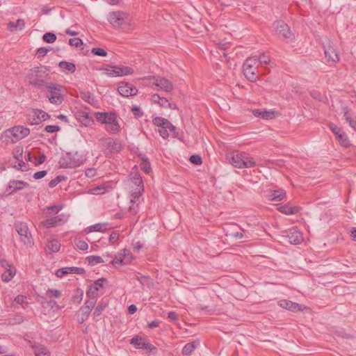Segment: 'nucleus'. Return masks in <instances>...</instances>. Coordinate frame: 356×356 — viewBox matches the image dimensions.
<instances>
[{
    "label": "nucleus",
    "mask_w": 356,
    "mask_h": 356,
    "mask_svg": "<svg viewBox=\"0 0 356 356\" xmlns=\"http://www.w3.org/2000/svg\"><path fill=\"white\" fill-rule=\"evenodd\" d=\"M172 132V138H177L179 140L184 142V131L173 125L170 122L168 124L167 127Z\"/></svg>",
    "instance_id": "b1692460"
},
{
    "label": "nucleus",
    "mask_w": 356,
    "mask_h": 356,
    "mask_svg": "<svg viewBox=\"0 0 356 356\" xmlns=\"http://www.w3.org/2000/svg\"><path fill=\"white\" fill-rule=\"evenodd\" d=\"M120 129V124L117 120V114L113 111V134L118 132Z\"/></svg>",
    "instance_id": "4d7b16f0"
},
{
    "label": "nucleus",
    "mask_w": 356,
    "mask_h": 356,
    "mask_svg": "<svg viewBox=\"0 0 356 356\" xmlns=\"http://www.w3.org/2000/svg\"><path fill=\"white\" fill-rule=\"evenodd\" d=\"M49 50L50 49H47L46 47H40L36 53L38 58L45 56L47 54L49 51Z\"/></svg>",
    "instance_id": "69168bd1"
},
{
    "label": "nucleus",
    "mask_w": 356,
    "mask_h": 356,
    "mask_svg": "<svg viewBox=\"0 0 356 356\" xmlns=\"http://www.w3.org/2000/svg\"><path fill=\"white\" fill-rule=\"evenodd\" d=\"M15 229L20 236L22 241L26 245L31 246L33 245V241L31 234L26 222H17L15 223Z\"/></svg>",
    "instance_id": "6e6552de"
},
{
    "label": "nucleus",
    "mask_w": 356,
    "mask_h": 356,
    "mask_svg": "<svg viewBox=\"0 0 356 356\" xmlns=\"http://www.w3.org/2000/svg\"><path fill=\"white\" fill-rule=\"evenodd\" d=\"M30 346L34 350L35 356H49V352L44 346L31 341H30Z\"/></svg>",
    "instance_id": "393cba45"
},
{
    "label": "nucleus",
    "mask_w": 356,
    "mask_h": 356,
    "mask_svg": "<svg viewBox=\"0 0 356 356\" xmlns=\"http://www.w3.org/2000/svg\"><path fill=\"white\" fill-rule=\"evenodd\" d=\"M113 27L121 29L123 32H129L133 30L134 26L129 13L123 11H113Z\"/></svg>",
    "instance_id": "f03ea898"
},
{
    "label": "nucleus",
    "mask_w": 356,
    "mask_h": 356,
    "mask_svg": "<svg viewBox=\"0 0 356 356\" xmlns=\"http://www.w3.org/2000/svg\"><path fill=\"white\" fill-rule=\"evenodd\" d=\"M270 61V57L269 55L262 53L259 57V62L261 64H269Z\"/></svg>",
    "instance_id": "0e129e2a"
},
{
    "label": "nucleus",
    "mask_w": 356,
    "mask_h": 356,
    "mask_svg": "<svg viewBox=\"0 0 356 356\" xmlns=\"http://www.w3.org/2000/svg\"><path fill=\"white\" fill-rule=\"evenodd\" d=\"M58 163L62 168H74L79 166L82 161L76 158V154L67 152L59 160Z\"/></svg>",
    "instance_id": "9d476101"
},
{
    "label": "nucleus",
    "mask_w": 356,
    "mask_h": 356,
    "mask_svg": "<svg viewBox=\"0 0 356 356\" xmlns=\"http://www.w3.org/2000/svg\"><path fill=\"white\" fill-rule=\"evenodd\" d=\"M108 300L102 299L101 302H99L97 306L95 307V311L93 312V315L95 316H99L102 314V312L106 309L108 306Z\"/></svg>",
    "instance_id": "58836bf2"
},
{
    "label": "nucleus",
    "mask_w": 356,
    "mask_h": 356,
    "mask_svg": "<svg viewBox=\"0 0 356 356\" xmlns=\"http://www.w3.org/2000/svg\"><path fill=\"white\" fill-rule=\"evenodd\" d=\"M323 49L326 62L328 65H331L339 60L338 51L330 42L327 45H323Z\"/></svg>",
    "instance_id": "f8f14e48"
},
{
    "label": "nucleus",
    "mask_w": 356,
    "mask_h": 356,
    "mask_svg": "<svg viewBox=\"0 0 356 356\" xmlns=\"http://www.w3.org/2000/svg\"><path fill=\"white\" fill-rule=\"evenodd\" d=\"M226 159L234 168H248L256 166V162L253 160V158L249 156L248 154L245 152L234 150L228 152L226 154Z\"/></svg>",
    "instance_id": "f257e3e1"
},
{
    "label": "nucleus",
    "mask_w": 356,
    "mask_h": 356,
    "mask_svg": "<svg viewBox=\"0 0 356 356\" xmlns=\"http://www.w3.org/2000/svg\"><path fill=\"white\" fill-rule=\"evenodd\" d=\"M99 145L102 147L104 154L108 158L111 157V138H102L100 140Z\"/></svg>",
    "instance_id": "c756f323"
},
{
    "label": "nucleus",
    "mask_w": 356,
    "mask_h": 356,
    "mask_svg": "<svg viewBox=\"0 0 356 356\" xmlns=\"http://www.w3.org/2000/svg\"><path fill=\"white\" fill-rule=\"evenodd\" d=\"M153 124L160 128H166L170 121L162 117H155L152 120Z\"/></svg>",
    "instance_id": "a19ab883"
},
{
    "label": "nucleus",
    "mask_w": 356,
    "mask_h": 356,
    "mask_svg": "<svg viewBox=\"0 0 356 356\" xmlns=\"http://www.w3.org/2000/svg\"><path fill=\"white\" fill-rule=\"evenodd\" d=\"M131 183L132 185L131 187L132 191H131V202L132 205L129 207V210L133 214H136L138 212V204H137L136 207H134V204L136 202V200L143 194L145 188L142 177L135 178V179L131 180Z\"/></svg>",
    "instance_id": "7ed1b4c3"
},
{
    "label": "nucleus",
    "mask_w": 356,
    "mask_h": 356,
    "mask_svg": "<svg viewBox=\"0 0 356 356\" xmlns=\"http://www.w3.org/2000/svg\"><path fill=\"white\" fill-rule=\"evenodd\" d=\"M91 52L96 55V56H107V52L102 48H99V47H93L92 49H91Z\"/></svg>",
    "instance_id": "052dcab7"
},
{
    "label": "nucleus",
    "mask_w": 356,
    "mask_h": 356,
    "mask_svg": "<svg viewBox=\"0 0 356 356\" xmlns=\"http://www.w3.org/2000/svg\"><path fill=\"white\" fill-rule=\"evenodd\" d=\"M85 273V269L83 268L79 267H64L59 268L56 272V275L59 277L62 278L65 275L68 274H77V275H81Z\"/></svg>",
    "instance_id": "a211bd4d"
},
{
    "label": "nucleus",
    "mask_w": 356,
    "mask_h": 356,
    "mask_svg": "<svg viewBox=\"0 0 356 356\" xmlns=\"http://www.w3.org/2000/svg\"><path fill=\"white\" fill-rule=\"evenodd\" d=\"M62 209V206L59 204H54L52 206L47 207L46 213L51 214V213H58Z\"/></svg>",
    "instance_id": "3c124183"
},
{
    "label": "nucleus",
    "mask_w": 356,
    "mask_h": 356,
    "mask_svg": "<svg viewBox=\"0 0 356 356\" xmlns=\"http://www.w3.org/2000/svg\"><path fill=\"white\" fill-rule=\"evenodd\" d=\"M86 261L90 266H95L97 264L104 262L103 259L100 256L97 255L88 256L86 258Z\"/></svg>",
    "instance_id": "c03bdc74"
},
{
    "label": "nucleus",
    "mask_w": 356,
    "mask_h": 356,
    "mask_svg": "<svg viewBox=\"0 0 356 356\" xmlns=\"http://www.w3.org/2000/svg\"><path fill=\"white\" fill-rule=\"evenodd\" d=\"M42 40L47 43H53L56 40V35L51 32H47L42 36Z\"/></svg>",
    "instance_id": "8fccbe9b"
},
{
    "label": "nucleus",
    "mask_w": 356,
    "mask_h": 356,
    "mask_svg": "<svg viewBox=\"0 0 356 356\" xmlns=\"http://www.w3.org/2000/svg\"><path fill=\"white\" fill-rule=\"evenodd\" d=\"M50 118V115L41 109H33L32 115L29 116V121L31 124H39L42 121Z\"/></svg>",
    "instance_id": "2eb2a0df"
},
{
    "label": "nucleus",
    "mask_w": 356,
    "mask_h": 356,
    "mask_svg": "<svg viewBox=\"0 0 356 356\" xmlns=\"http://www.w3.org/2000/svg\"><path fill=\"white\" fill-rule=\"evenodd\" d=\"M139 156L141 157V162L140 164L141 170L145 173L149 174L152 171V168L150 166V163L149 159L147 157L141 156V154H139Z\"/></svg>",
    "instance_id": "ea45409f"
},
{
    "label": "nucleus",
    "mask_w": 356,
    "mask_h": 356,
    "mask_svg": "<svg viewBox=\"0 0 356 356\" xmlns=\"http://www.w3.org/2000/svg\"><path fill=\"white\" fill-rule=\"evenodd\" d=\"M122 253H119L113 258V266L115 264L127 265L135 259L129 250L124 249Z\"/></svg>",
    "instance_id": "4468645a"
},
{
    "label": "nucleus",
    "mask_w": 356,
    "mask_h": 356,
    "mask_svg": "<svg viewBox=\"0 0 356 356\" xmlns=\"http://www.w3.org/2000/svg\"><path fill=\"white\" fill-rule=\"evenodd\" d=\"M286 196V193L283 189L275 190L270 195L271 200L281 201Z\"/></svg>",
    "instance_id": "e433bc0d"
},
{
    "label": "nucleus",
    "mask_w": 356,
    "mask_h": 356,
    "mask_svg": "<svg viewBox=\"0 0 356 356\" xmlns=\"http://www.w3.org/2000/svg\"><path fill=\"white\" fill-rule=\"evenodd\" d=\"M46 91L48 92L46 97L51 104L59 105L64 101L62 86L51 83L49 86L46 88Z\"/></svg>",
    "instance_id": "39448f33"
},
{
    "label": "nucleus",
    "mask_w": 356,
    "mask_h": 356,
    "mask_svg": "<svg viewBox=\"0 0 356 356\" xmlns=\"http://www.w3.org/2000/svg\"><path fill=\"white\" fill-rule=\"evenodd\" d=\"M64 214L57 215L41 222V225L46 228L54 227L64 222Z\"/></svg>",
    "instance_id": "aec40b11"
},
{
    "label": "nucleus",
    "mask_w": 356,
    "mask_h": 356,
    "mask_svg": "<svg viewBox=\"0 0 356 356\" xmlns=\"http://www.w3.org/2000/svg\"><path fill=\"white\" fill-rule=\"evenodd\" d=\"M120 95L124 97L135 96L138 93V89L129 82L122 81L118 87Z\"/></svg>",
    "instance_id": "ddd939ff"
},
{
    "label": "nucleus",
    "mask_w": 356,
    "mask_h": 356,
    "mask_svg": "<svg viewBox=\"0 0 356 356\" xmlns=\"http://www.w3.org/2000/svg\"><path fill=\"white\" fill-rule=\"evenodd\" d=\"M273 29L275 34L286 42H292L295 35L291 32L289 25L282 19H277L273 23Z\"/></svg>",
    "instance_id": "20e7f679"
},
{
    "label": "nucleus",
    "mask_w": 356,
    "mask_h": 356,
    "mask_svg": "<svg viewBox=\"0 0 356 356\" xmlns=\"http://www.w3.org/2000/svg\"><path fill=\"white\" fill-rule=\"evenodd\" d=\"M16 273V268L11 267L10 268L6 269V271L1 275V280L4 282L10 281Z\"/></svg>",
    "instance_id": "72a5a7b5"
},
{
    "label": "nucleus",
    "mask_w": 356,
    "mask_h": 356,
    "mask_svg": "<svg viewBox=\"0 0 356 356\" xmlns=\"http://www.w3.org/2000/svg\"><path fill=\"white\" fill-rule=\"evenodd\" d=\"M99 294H101L99 291L97 290L96 286H94L92 284L89 286V289L86 292V296L88 298H94L95 299H97V297L99 296Z\"/></svg>",
    "instance_id": "49530a36"
},
{
    "label": "nucleus",
    "mask_w": 356,
    "mask_h": 356,
    "mask_svg": "<svg viewBox=\"0 0 356 356\" xmlns=\"http://www.w3.org/2000/svg\"><path fill=\"white\" fill-rule=\"evenodd\" d=\"M23 148L22 147H17L13 151L14 157L18 160L22 159Z\"/></svg>",
    "instance_id": "774afa93"
},
{
    "label": "nucleus",
    "mask_w": 356,
    "mask_h": 356,
    "mask_svg": "<svg viewBox=\"0 0 356 356\" xmlns=\"http://www.w3.org/2000/svg\"><path fill=\"white\" fill-rule=\"evenodd\" d=\"M29 184L24 181L10 180L5 190L6 195H10L13 193L22 190L24 188L29 186Z\"/></svg>",
    "instance_id": "dca6fc26"
},
{
    "label": "nucleus",
    "mask_w": 356,
    "mask_h": 356,
    "mask_svg": "<svg viewBox=\"0 0 356 356\" xmlns=\"http://www.w3.org/2000/svg\"><path fill=\"white\" fill-rule=\"evenodd\" d=\"M74 244L76 246V248L80 250H86L88 248V243L83 240L81 239H75L74 240Z\"/></svg>",
    "instance_id": "603ef678"
},
{
    "label": "nucleus",
    "mask_w": 356,
    "mask_h": 356,
    "mask_svg": "<svg viewBox=\"0 0 356 356\" xmlns=\"http://www.w3.org/2000/svg\"><path fill=\"white\" fill-rule=\"evenodd\" d=\"M83 296V291L79 288H76L74 291V293L72 296L71 302L74 305H79L81 303Z\"/></svg>",
    "instance_id": "4c0bfd02"
},
{
    "label": "nucleus",
    "mask_w": 356,
    "mask_h": 356,
    "mask_svg": "<svg viewBox=\"0 0 356 356\" xmlns=\"http://www.w3.org/2000/svg\"><path fill=\"white\" fill-rule=\"evenodd\" d=\"M97 120L103 124L111 123V112L108 113H95Z\"/></svg>",
    "instance_id": "7c9ffc66"
},
{
    "label": "nucleus",
    "mask_w": 356,
    "mask_h": 356,
    "mask_svg": "<svg viewBox=\"0 0 356 356\" xmlns=\"http://www.w3.org/2000/svg\"><path fill=\"white\" fill-rule=\"evenodd\" d=\"M17 165H15V167L22 171H26L29 170V165L26 164L22 159L17 160Z\"/></svg>",
    "instance_id": "e2e57ef3"
},
{
    "label": "nucleus",
    "mask_w": 356,
    "mask_h": 356,
    "mask_svg": "<svg viewBox=\"0 0 356 356\" xmlns=\"http://www.w3.org/2000/svg\"><path fill=\"white\" fill-rule=\"evenodd\" d=\"M30 133L29 128L24 126L14 127L11 129L5 131V137L10 139L13 143L27 136Z\"/></svg>",
    "instance_id": "0eeeda50"
},
{
    "label": "nucleus",
    "mask_w": 356,
    "mask_h": 356,
    "mask_svg": "<svg viewBox=\"0 0 356 356\" xmlns=\"http://www.w3.org/2000/svg\"><path fill=\"white\" fill-rule=\"evenodd\" d=\"M60 130V127L58 125H47L44 128V131L47 133H55Z\"/></svg>",
    "instance_id": "338daca9"
},
{
    "label": "nucleus",
    "mask_w": 356,
    "mask_h": 356,
    "mask_svg": "<svg viewBox=\"0 0 356 356\" xmlns=\"http://www.w3.org/2000/svg\"><path fill=\"white\" fill-rule=\"evenodd\" d=\"M41 72V69L39 67H35L31 69L27 74V79H29V83L33 80L35 81L37 79H39V74Z\"/></svg>",
    "instance_id": "f704fd0d"
},
{
    "label": "nucleus",
    "mask_w": 356,
    "mask_h": 356,
    "mask_svg": "<svg viewBox=\"0 0 356 356\" xmlns=\"http://www.w3.org/2000/svg\"><path fill=\"white\" fill-rule=\"evenodd\" d=\"M257 68H251L243 70V74L245 77L251 82H256L258 79Z\"/></svg>",
    "instance_id": "cd10ccee"
},
{
    "label": "nucleus",
    "mask_w": 356,
    "mask_h": 356,
    "mask_svg": "<svg viewBox=\"0 0 356 356\" xmlns=\"http://www.w3.org/2000/svg\"><path fill=\"white\" fill-rule=\"evenodd\" d=\"M69 44L70 46L79 47L83 44V41L79 38H73L69 40Z\"/></svg>",
    "instance_id": "680f3d73"
},
{
    "label": "nucleus",
    "mask_w": 356,
    "mask_h": 356,
    "mask_svg": "<svg viewBox=\"0 0 356 356\" xmlns=\"http://www.w3.org/2000/svg\"><path fill=\"white\" fill-rule=\"evenodd\" d=\"M130 344L133 345L136 349H146L149 355H155L157 354L158 348L150 343L145 338L139 335H136L129 340Z\"/></svg>",
    "instance_id": "423d86ee"
},
{
    "label": "nucleus",
    "mask_w": 356,
    "mask_h": 356,
    "mask_svg": "<svg viewBox=\"0 0 356 356\" xmlns=\"http://www.w3.org/2000/svg\"><path fill=\"white\" fill-rule=\"evenodd\" d=\"M108 283V281L107 279L102 277L95 281L94 283L92 284V285L96 286V288H97V290L99 291V293L102 294L104 292V284Z\"/></svg>",
    "instance_id": "37998d69"
},
{
    "label": "nucleus",
    "mask_w": 356,
    "mask_h": 356,
    "mask_svg": "<svg viewBox=\"0 0 356 356\" xmlns=\"http://www.w3.org/2000/svg\"><path fill=\"white\" fill-rule=\"evenodd\" d=\"M150 100L155 104H158L162 108H167L169 101L167 98L161 97L158 94H153Z\"/></svg>",
    "instance_id": "2f4dec72"
},
{
    "label": "nucleus",
    "mask_w": 356,
    "mask_h": 356,
    "mask_svg": "<svg viewBox=\"0 0 356 356\" xmlns=\"http://www.w3.org/2000/svg\"><path fill=\"white\" fill-rule=\"evenodd\" d=\"M278 304L282 308L286 309L293 312H297L302 310L301 305L289 300H281L279 301Z\"/></svg>",
    "instance_id": "5701e85b"
},
{
    "label": "nucleus",
    "mask_w": 356,
    "mask_h": 356,
    "mask_svg": "<svg viewBox=\"0 0 356 356\" xmlns=\"http://www.w3.org/2000/svg\"><path fill=\"white\" fill-rule=\"evenodd\" d=\"M149 79H154L156 80V83L154 85L156 86L160 87L163 90H164L166 92H171L173 90V84L172 83L168 80V79H165L164 77H160V76H149Z\"/></svg>",
    "instance_id": "6ab92c4d"
},
{
    "label": "nucleus",
    "mask_w": 356,
    "mask_h": 356,
    "mask_svg": "<svg viewBox=\"0 0 356 356\" xmlns=\"http://www.w3.org/2000/svg\"><path fill=\"white\" fill-rule=\"evenodd\" d=\"M64 179H65L64 176H61V175L56 176L54 179H51L49 182V186L50 188H54L56 186H57L61 181H63Z\"/></svg>",
    "instance_id": "5fc2aeb1"
},
{
    "label": "nucleus",
    "mask_w": 356,
    "mask_h": 356,
    "mask_svg": "<svg viewBox=\"0 0 356 356\" xmlns=\"http://www.w3.org/2000/svg\"><path fill=\"white\" fill-rule=\"evenodd\" d=\"M252 113L255 117L260 118L264 120H270L275 117V112L273 111H261L259 109H255Z\"/></svg>",
    "instance_id": "a878e982"
},
{
    "label": "nucleus",
    "mask_w": 356,
    "mask_h": 356,
    "mask_svg": "<svg viewBox=\"0 0 356 356\" xmlns=\"http://www.w3.org/2000/svg\"><path fill=\"white\" fill-rule=\"evenodd\" d=\"M198 345V341H193L192 342L187 343L182 348L181 354L184 356L191 355Z\"/></svg>",
    "instance_id": "c85d7f7f"
},
{
    "label": "nucleus",
    "mask_w": 356,
    "mask_h": 356,
    "mask_svg": "<svg viewBox=\"0 0 356 356\" xmlns=\"http://www.w3.org/2000/svg\"><path fill=\"white\" fill-rule=\"evenodd\" d=\"M107 225L106 224H101V223H98V224H95L94 225H92L89 227H88V229H89L88 232H104L105 231L106 229H107V227H106Z\"/></svg>",
    "instance_id": "09e8293b"
},
{
    "label": "nucleus",
    "mask_w": 356,
    "mask_h": 356,
    "mask_svg": "<svg viewBox=\"0 0 356 356\" xmlns=\"http://www.w3.org/2000/svg\"><path fill=\"white\" fill-rule=\"evenodd\" d=\"M134 70L132 67L122 65H113V76H122L133 74Z\"/></svg>",
    "instance_id": "4be33fe9"
},
{
    "label": "nucleus",
    "mask_w": 356,
    "mask_h": 356,
    "mask_svg": "<svg viewBox=\"0 0 356 356\" xmlns=\"http://www.w3.org/2000/svg\"><path fill=\"white\" fill-rule=\"evenodd\" d=\"M133 115L136 118H141L144 113L141 111L140 108L138 106H133L131 107V109Z\"/></svg>",
    "instance_id": "bf43d9fd"
},
{
    "label": "nucleus",
    "mask_w": 356,
    "mask_h": 356,
    "mask_svg": "<svg viewBox=\"0 0 356 356\" xmlns=\"http://www.w3.org/2000/svg\"><path fill=\"white\" fill-rule=\"evenodd\" d=\"M75 118L84 126H89L93 122V118L86 110L77 109L74 111Z\"/></svg>",
    "instance_id": "f3484780"
},
{
    "label": "nucleus",
    "mask_w": 356,
    "mask_h": 356,
    "mask_svg": "<svg viewBox=\"0 0 356 356\" xmlns=\"http://www.w3.org/2000/svg\"><path fill=\"white\" fill-rule=\"evenodd\" d=\"M190 162L195 165H200L202 163V159L199 154H193L189 158Z\"/></svg>",
    "instance_id": "864d4df0"
},
{
    "label": "nucleus",
    "mask_w": 356,
    "mask_h": 356,
    "mask_svg": "<svg viewBox=\"0 0 356 356\" xmlns=\"http://www.w3.org/2000/svg\"><path fill=\"white\" fill-rule=\"evenodd\" d=\"M30 84L43 90H46V88L49 86V85L47 84V82L44 80L40 78L37 79L35 81L33 80L31 81Z\"/></svg>",
    "instance_id": "a18cd8bd"
},
{
    "label": "nucleus",
    "mask_w": 356,
    "mask_h": 356,
    "mask_svg": "<svg viewBox=\"0 0 356 356\" xmlns=\"http://www.w3.org/2000/svg\"><path fill=\"white\" fill-rule=\"evenodd\" d=\"M328 127L341 147L347 148L351 145L347 134L341 128L333 123H330Z\"/></svg>",
    "instance_id": "1a4fd4ad"
},
{
    "label": "nucleus",
    "mask_w": 356,
    "mask_h": 356,
    "mask_svg": "<svg viewBox=\"0 0 356 356\" xmlns=\"http://www.w3.org/2000/svg\"><path fill=\"white\" fill-rule=\"evenodd\" d=\"M285 234L283 236L288 238V241L293 245L300 244L303 241L302 232L298 229L297 227H292L289 229L284 232Z\"/></svg>",
    "instance_id": "9b49d317"
},
{
    "label": "nucleus",
    "mask_w": 356,
    "mask_h": 356,
    "mask_svg": "<svg viewBox=\"0 0 356 356\" xmlns=\"http://www.w3.org/2000/svg\"><path fill=\"white\" fill-rule=\"evenodd\" d=\"M277 209L286 215L296 214L300 212L301 207L300 206H291L289 202L286 204L280 203L277 204Z\"/></svg>",
    "instance_id": "412c9836"
},
{
    "label": "nucleus",
    "mask_w": 356,
    "mask_h": 356,
    "mask_svg": "<svg viewBox=\"0 0 356 356\" xmlns=\"http://www.w3.org/2000/svg\"><path fill=\"white\" fill-rule=\"evenodd\" d=\"M48 248L53 252H57L60 250V243L57 240H52L48 244Z\"/></svg>",
    "instance_id": "de8ad7c7"
},
{
    "label": "nucleus",
    "mask_w": 356,
    "mask_h": 356,
    "mask_svg": "<svg viewBox=\"0 0 356 356\" xmlns=\"http://www.w3.org/2000/svg\"><path fill=\"white\" fill-rule=\"evenodd\" d=\"M58 66L63 70L68 71L71 73L74 72L76 70V65L73 63L65 60L60 61Z\"/></svg>",
    "instance_id": "79ce46f5"
},
{
    "label": "nucleus",
    "mask_w": 356,
    "mask_h": 356,
    "mask_svg": "<svg viewBox=\"0 0 356 356\" xmlns=\"http://www.w3.org/2000/svg\"><path fill=\"white\" fill-rule=\"evenodd\" d=\"M81 316L80 318L78 319L79 323H83L88 318L91 312L88 309H84V307H82L81 309Z\"/></svg>",
    "instance_id": "6e6d98bb"
},
{
    "label": "nucleus",
    "mask_w": 356,
    "mask_h": 356,
    "mask_svg": "<svg viewBox=\"0 0 356 356\" xmlns=\"http://www.w3.org/2000/svg\"><path fill=\"white\" fill-rule=\"evenodd\" d=\"M25 27V22L22 19H18L16 22H9L7 24V29L10 32H15L17 30H22Z\"/></svg>",
    "instance_id": "bb28decb"
},
{
    "label": "nucleus",
    "mask_w": 356,
    "mask_h": 356,
    "mask_svg": "<svg viewBox=\"0 0 356 356\" xmlns=\"http://www.w3.org/2000/svg\"><path fill=\"white\" fill-rule=\"evenodd\" d=\"M344 113L343 116L345 118L346 121L349 124L350 127L356 131V118L354 119L350 116L349 111L347 107L343 108Z\"/></svg>",
    "instance_id": "c9c22d12"
},
{
    "label": "nucleus",
    "mask_w": 356,
    "mask_h": 356,
    "mask_svg": "<svg viewBox=\"0 0 356 356\" xmlns=\"http://www.w3.org/2000/svg\"><path fill=\"white\" fill-rule=\"evenodd\" d=\"M80 97L83 101L88 102V104L93 106L97 105V100L95 99L94 95L90 92H81Z\"/></svg>",
    "instance_id": "473e14b6"
},
{
    "label": "nucleus",
    "mask_w": 356,
    "mask_h": 356,
    "mask_svg": "<svg viewBox=\"0 0 356 356\" xmlns=\"http://www.w3.org/2000/svg\"><path fill=\"white\" fill-rule=\"evenodd\" d=\"M88 300L85 302V306L83 307L84 309H88L90 312L92 311V308L94 307L97 299L94 298H88Z\"/></svg>",
    "instance_id": "13d9d810"
}]
</instances>
